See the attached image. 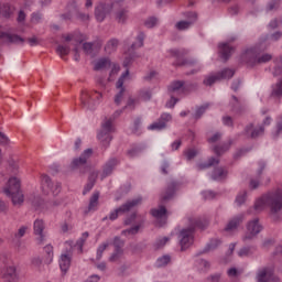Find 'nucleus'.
<instances>
[{"label": "nucleus", "mask_w": 282, "mask_h": 282, "mask_svg": "<svg viewBox=\"0 0 282 282\" xmlns=\"http://www.w3.org/2000/svg\"><path fill=\"white\" fill-rule=\"evenodd\" d=\"M270 208V217L273 221H281L282 215V189L268 192L258 198L254 203V210L261 213L265 208Z\"/></svg>", "instance_id": "nucleus-1"}, {"label": "nucleus", "mask_w": 282, "mask_h": 282, "mask_svg": "<svg viewBox=\"0 0 282 282\" xmlns=\"http://www.w3.org/2000/svg\"><path fill=\"white\" fill-rule=\"evenodd\" d=\"M208 219L206 218H197V217H189L188 218V227L181 230L178 239L181 243V250H188L191 246H193V241L195 239V228H208Z\"/></svg>", "instance_id": "nucleus-2"}, {"label": "nucleus", "mask_w": 282, "mask_h": 282, "mask_svg": "<svg viewBox=\"0 0 282 282\" xmlns=\"http://www.w3.org/2000/svg\"><path fill=\"white\" fill-rule=\"evenodd\" d=\"M3 193L8 197H11L14 206H21V204L24 202L23 193L21 192V181L17 177L9 178L8 185L3 189Z\"/></svg>", "instance_id": "nucleus-3"}, {"label": "nucleus", "mask_w": 282, "mask_h": 282, "mask_svg": "<svg viewBox=\"0 0 282 282\" xmlns=\"http://www.w3.org/2000/svg\"><path fill=\"white\" fill-rule=\"evenodd\" d=\"M197 89V84H186L184 80H174L167 87L170 96H184Z\"/></svg>", "instance_id": "nucleus-4"}, {"label": "nucleus", "mask_w": 282, "mask_h": 282, "mask_svg": "<svg viewBox=\"0 0 282 282\" xmlns=\"http://www.w3.org/2000/svg\"><path fill=\"white\" fill-rule=\"evenodd\" d=\"M246 230L247 231L242 236L243 243L257 239V236L263 231V225H261L259 218H253L247 223Z\"/></svg>", "instance_id": "nucleus-5"}, {"label": "nucleus", "mask_w": 282, "mask_h": 282, "mask_svg": "<svg viewBox=\"0 0 282 282\" xmlns=\"http://www.w3.org/2000/svg\"><path fill=\"white\" fill-rule=\"evenodd\" d=\"M268 46H254L247 48L240 55V61L247 65H257V61L261 52H265Z\"/></svg>", "instance_id": "nucleus-6"}, {"label": "nucleus", "mask_w": 282, "mask_h": 282, "mask_svg": "<svg viewBox=\"0 0 282 282\" xmlns=\"http://www.w3.org/2000/svg\"><path fill=\"white\" fill-rule=\"evenodd\" d=\"M113 131V126H111V119L106 120L101 124V131L98 133L97 138L101 142L104 149H108L109 144L111 143V140H113V137H111L110 133Z\"/></svg>", "instance_id": "nucleus-7"}, {"label": "nucleus", "mask_w": 282, "mask_h": 282, "mask_svg": "<svg viewBox=\"0 0 282 282\" xmlns=\"http://www.w3.org/2000/svg\"><path fill=\"white\" fill-rule=\"evenodd\" d=\"M140 204H142V197L128 200L126 204L121 205L119 208L111 212L109 219L111 221H115V219H118L119 215H124V213H129V210H131L132 208H135V206H140Z\"/></svg>", "instance_id": "nucleus-8"}, {"label": "nucleus", "mask_w": 282, "mask_h": 282, "mask_svg": "<svg viewBox=\"0 0 282 282\" xmlns=\"http://www.w3.org/2000/svg\"><path fill=\"white\" fill-rule=\"evenodd\" d=\"M94 155V150L91 148L86 149L78 158L73 159L69 164L70 171H78V169H85L87 162Z\"/></svg>", "instance_id": "nucleus-9"}, {"label": "nucleus", "mask_w": 282, "mask_h": 282, "mask_svg": "<svg viewBox=\"0 0 282 282\" xmlns=\"http://www.w3.org/2000/svg\"><path fill=\"white\" fill-rule=\"evenodd\" d=\"M42 191L45 193V195H52L56 197L58 193H61V183H54L52 182V178H50L48 175L42 174Z\"/></svg>", "instance_id": "nucleus-10"}, {"label": "nucleus", "mask_w": 282, "mask_h": 282, "mask_svg": "<svg viewBox=\"0 0 282 282\" xmlns=\"http://www.w3.org/2000/svg\"><path fill=\"white\" fill-rule=\"evenodd\" d=\"M127 76H129V69H127L116 83V89H119L115 96V105H117V107H120L124 99V93L127 91V88H124V78H127Z\"/></svg>", "instance_id": "nucleus-11"}, {"label": "nucleus", "mask_w": 282, "mask_h": 282, "mask_svg": "<svg viewBox=\"0 0 282 282\" xmlns=\"http://www.w3.org/2000/svg\"><path fill=\"white\" fill-rule=\"evenodd\" d=\"M112 10H113V4L99 3L95 8V19H97L99 23H102V21L107 19V14H109Z\"/></svg>", "instance_id": "nucleus-12"}, {"label": "nucleus", "mask_w": 282, "mask_h": 282, "mask_svg": "<svg viewBox=\"0 0 282 282\" xmlns=\"http://www.w3.org/2000/svg\"><path fill=\"white\" fill-rule=\"evenodd\" d=\"M115 11V20L120 25H124L127 23V19H129V10L127 8L120 7V3L113 2L112 3V10Z\"/></svg>", "instance_id": "nucleus-13"}, {"label": "nucleus", "mask_w": 282, "mask_h": 282, "mask_svg": "<svg viewBox=\"0 0 282 282\" xmlns=\"http://www.w3.org/2000/svg\"><path fill=\"white\" fill-rule=\"evenodd\" d=\"M33 232L36 235L37 243L43 245L45 241V220L36 219L33 223Z\"/></svg>", "instance_id": "nucleus-14"}, {"label": "nucleus", "mask_w": 282, "mask_h": 282, "mask_svg": "<svg viewBox=\"0 0 282 282\" xmlns=\"http://www.w3.org/2000/svg\"><path fill=\"white\" fill-rule=\"evenodd\" d=\"M0 41H2V43H7L8 45H19L20 43H25V40L23 37L3 31H0Z\"/></svg>", "instance_id": "nucleus-15"}, {"label": "nucleus", "mask_w": 282, "mask_h": 282, "mask_svg": "<svg viewBox=\"0 0 282 282\" xmlns=\"http://www.w3.org/2000/svg\"><path fill=\"white\" fill-rule=\"evenodd\" d=\"M177 67H194L189 73H186L187 76H193L194 74H198L202 72V65L197 64L194 58H185L182 62L176 63Z\"/></svg>", "instance_id": "nucleus-16"}, {"label": "nucleus", "mask_w": 282, "mask_h": 282, "mask_svg": "<svg viewBox=\"0 0 282 282\" xmlns=\"http://www.w3.org/2000/svg\"><path fill=\"white\" fill-rule=\"evenodd\" d=\"M82 107L84 109H96V101L94 100V93L87 90L82 91L80 96Z\"/></svg>", "instance_id": "nucleus-17"}, {"label": "nucleus", "mask_w": 282, "mask_h": 282, "mask_svg": "<svg viewBox=\"0 0 282 282\" xmlns=\"http://www.w3.org/2000/svg\"><path fill=\"white\" fill-rule=\"evenodd\" d=\"M177 191V183L171 182L164 192L161 193V204H166L175 197V192Z\"/></svg>", "instance_id": "nucleus-18"}, {"label": "nucleus", "mask_w": 282, "mask_h": 282, "mask_svg": "<svg viewBox=\"0 0 282 282\" xmlns=\"http://www.w3.org/2000/svg\"><path fill=\"white\" fill-rule=\"evenodd\" d=\"M245 219H246V215L243 214H239L235 216L228 221L227 226L225 227V232H235V230H237V228H239V226L243 224Z\"/></svg>", "instance_id": "nucleus-19"}, {"label": "nucleus", "mask_w": 282, "mask_h": 282, "mask_svg": "<svg viewBox=\"0 0 282 282\" xmlns=\"http://www.w3.org/2000/svg\"><path fill=\"white\" fill-rule=\"evenodd\" d=\"M172 118L171 113H163L159 121L149 126L150 131H162V129H166V122H171Z\"/></svg>", "instance_id": "nucleus-20"}, {"label": "nucleus", "mask_w": 282, "mask_h": 282, "mask_svg": "<svg viewBox=\"0 0 282 282\" xmlns=\"http://www.w3.org/2000/svg\"><path fill=\"white\" fill-rule=\"evenodd\" d=\"M186 18L188 20L180 21L175 24L176 30H180V31L188 30V28H191V25H193V23L197 21V14L195 12H187Z\"/></svg>", "instance_id": "nucleus-21"}, {"label": "nucleus", "mask_w": 282, "mask_h": 282, "mask_svg": "<svg viewBox=\"0 0 282 282\" xmlns=\"http://www.w3.org/2000/svg\"><path fill=\"white\" fill-rule=\"evenodd\" d=\"M264 131H265V129L263 128V126H260L259 128H254V124H252V123H249L245 128L246 135L253 140L259 138V135H263Z\"/></svg>", "instance_id": "nucleus-22"}, {"label": "nucleus", "mask_w": 282, "mask_h": 282, "mask_svg": "<svg viewBox=\"0 0 282 282\" xmlns=\"http://www.w3.org/2000/svg\"><path fill=\"white\" fill-rule=\"evenodd\" d=\"M120 162L118 159H110L104 166V172L101 174V180H105V177H108V175H111L113 173V169L118 166Z\"/></svg>", "instance_id": "nucleus-23"}, {"label": "nucleus", "mask_w": 282, "mask_h": 282, "mask_svg": "<svg viewBox=\"0 0 282 282\" xmlns=\"http://www.w3.org/2000/svg\"><path fill=\"white\" fill-rule=\"evenodd\" d=\"M218 47L223 61H228V58H230V56H232V53L235 52V48L228 45V43H220Z\"/></svg>", "instance_id": "nucleus-24"}, {"label": "nucleus", "mask_w": 282, "mask_h": 282, "mask_svg": "<svg viewBox=\"0 0 282 282\" xmlns=\"http://www.w3.org/2000/svg\"><path fill=\"white\" fill-rule=\"evenodd\" d=\"M111 67V59L109 57H101L97 59L94 64V70L100 72L102 69H109Z\"/></svg>", "instance_id": "nucleus-25"}, {"label": "nucleus", "mask_w": 282, "mask_h": 282, "mask_svg": "<svg viewBox=\"0 0 282 282\" xmlns=\"http://www.w3.org/2000/svg\"><path fill=\"white\" fill-rule=\"evenodd\" d=\"M69 265H72V256L67 253L62 254L59 259V268L64 274H67Z\"/></svg>", "instance_id": "nucleus-26"}, {"label": "nucleus", "mask_w": 282, "mask_h": 282, "mask_svg": "<svg viewBox=\"0 0 282 282\" xmlns=\"http://www.w3.org/2000/svg\"><path fill=\"white\" fill-rule=\"evenodd\" d=\"M228 177V170L224 167H216L212 174V180L216 182H221V180H226Z\"/></svg>", "instance_id": "nucleus-27"}, {"label": "nucleus", "mask_w": 282, "mask_h": 282, "mask_svg": "<svg viewBox=\"0 0 282 282\" xmlns=\"http://www.w3.org/2000/svg\"><path fill=\"white\" fill-rule=\"evenodd\" d=\"M219 246H221V240H219L217 238L212 239L209 241V243H207L205 249L203 251H200L199 253H197L196 256L199 257V254H204L206 252H212L213 250H217V248H219Z\"/></svg>", "instance_id": "nucleus-28"}, {"label": "nucleus", "mask_w": 282, "mask_h": 282, "mask_svg": "<svg viewBox=\"0 0 282 282\" xmlns=\"http://www.w3.org/2000/svg\"><path fill=\"white\" fill-rule=\"evenodd\" d=\"M216 74L218 75L219 80H230V78L235 76V69L225 68Z\"/></svg>", "instance_id": "nucleus-29"}, {"label": "nucleus", "mask_w": 282, "mask_h": 282, "mask_svg": "<svg viewBox=\"0 0 282 282\" xmlns=\"http://www.w3.org/2000/svg\"><path fill=\"white\" fill-rule=\"evenodd\" d=\"M232 142H228V143H223L220 145H215L214 147V153H216L218 155V158H220V155H224V153H226L227 151L230 150Z\"/></svg>", "instance_id": "nucleus-30"}, {"label": "nucleus", "mask_w": 282, "mask_h": 282, "mask_svg": "<svg viewBox=\"0 0 282 282\" xmlns=\"http://www.w3.org/2000/svg\"><path fill=\"white\" fill-rule=\"evenodd\" d=\"M166 207L164 205L159 206V208L151 209L152 217L155 219H162V217H166Z\"/></svg>", "instance_id": "nucleus-31"}, {"label": "nucleus", "mask_w": 282, "mask_h": 282, "mask_svg": "<svg viewBox=\"0 0 282 282\" xmlns=\"http://www.w3.org/2000/svg\"><path fill=\"white\" fill-rule=\"evenodd\" d=\"M120 44V42L118 41V39H112L110 41H108V43L105 46V51L108 54H112V52H116V50H118V45Z\"/></svg>", "instance_id": "nucleus-32"}, {"label": "nucleus", "mask_w": 282, "mask_h": 282, "mask_svg": "<svg viewBox=\"0 0 282 282\" xmlns=\"http://www.w3.org/2000/svg\"><path fill=\"white\" fill-rule=\"evenodd\" d=\"M98 199H100V193L95 192L90 197L88 210H96L98 208Z\"/></svg>", "instance_id": "nucleus-33"}, {"label": "nucleus", "mask_w": 282, "mask_h": 282, "mask_svg": "<svg viewBox=\"0 0 282 282\" xmlns=\"http://www.w3.org/2000/svg\"><path fill=\"white\" fill-rule=\"evenodd\" d=\"M145 37L147 35H144V32H140L137 36V42L131 45V50H138L140 47H143Z\"/></svg>", "instance_id": "nucleus-34"}, {"label": "nucleus", "mask_w": 282, "mask_h": 282, "mask_svg": "<svg viewBox=\"0 0 282 282\" xmlns=\"http://www.w3.org/2000/svg\"><path fill=\"white\" fill-rule=\"evenodd\" d=\"M273 98H281L282 96V79H280L273 87L271 91Z\"/></svg>", "instance_id": "nucleus-35"}, {"label": "nucleus", "mask_w": 282, "mask_h": 282, "mask_svg": "<svg viewBox=\"0 0 282 282\" xmlns=\"http://www.w3.org/2000/svg\"><path fill=\"white\" fill-rule=\"evenodd\" d=\"M274 70L273 76H281L282 75V56L274 59Z\"/></svg>", "instance_id": "nucleus-36"}, {"label": "nucleus", "mask_w": 282, "mask_h": 282, "mask_svg": "<svg viewBox=\"0 0 282 282\" xmlns=\"http://www.w3.org/2000/svg\"><path fill=\"white\" fill-rule=\"evenodd\" d=\"M219 75H217V73L215 75H210L208 77H206L204 79V85H206L207 87H213V85H215V83L219 82Z\"/></svg>", "instance_id": "nucleus-37"}, {"label": "nucleus", "mask_w": 282, "mask_h": 282, "mask_svg": "<svg viewBox=\"0 0 282 282\" xmlns=\"http://www.w3.org/2000/svg\"><path fill=\"white\" fill-rule=\"evenodd\" d=\"M122 254H124V250H115L109 257L108 261H110V263H116V261H120Z\"/></svg>", "instance_id": "nucleus-38"}, {"label": "nucleus", "mask_w": 282, "mask_h": 282, "mask_svg": "<svg viewBox=\"0 0 282 282\" xmlns=\"http://www.w3.org/2000/svg\"><path fill=\"white\" fill-rule=\"evenodd\" d=\"M215 164H219V159L210 158L207 163H202L198 165V169L202 171L204 169H210V166H215Z\"/></svg>", "instance_id": "nucleus-39"}, {"label": "nucleus", "mask_w": 282, "mask_h": 282, "mask_svg": "<svg viewBox=\"0 0 282 282\" xmlns=\"http://www.w3.org/2000/svg\"><path fill=\"white\" fill-rule=\"evenodd\" d=\"M4 278L9 279V281H14V279H17V268L8 267L4 273Z\"/></svg>", "instance_id": "nucleus-40"}, {"label": "nucleus", "mask_w": 282, "mask_h": 282, "mask_svg": "<svg viewBox=\"0 0 282 282\" xmlns=\"http://www.w3.org/2000/svg\"><path fill=\"white\" fill-rule=\"evenodd\" d=\"M248 197V192L242 191L240 192L237 197H236V204L237 206H243V204H246V199Z\"/></svg>", "instance_id": "nucleus-41"}, {"label": "nucleus", "mask_w": 282, "mask_h": 282, "mask_svg": "<svg viewBox=\"0 0 282 282\" xmlns=\"http://www.w3.org/2000/svg\"><path fill=\"white\" fill-rule=\"evenodd\" d=\"M43 22V13L41 12H34L31 14V23L33 25H39V23Z\"/></svg>", "instance_id": "nucleus-42"}, {"label": "nucleus", "mask_w": 282, "mask_h": 282, "mask_svg": "<svg viewBox=\"0 0 282 282\" xmlns=\"http://www.w3.org/2000/svg\"><path fill=\"white\" fill-rule=\"evenodd\" d=\"M151 96H152L151 90L148 89V88L141 89V90L139 91V98H140L141 100H144L145 102L149 101V100H151Z\"/></svg>", "instance_id": "nucleus-43"}, {"label": "nucleus", "mask_w": 282, "mask_h": 282, "mask_svg": "<svg viewBox=\"0 0 282 282\" xmlns=\"http://www.w3.org/2000/svg\"><path fill=\"white\" fill-rule=\"evenodd\" d=\"M69 52H70V48L67 45H58L56 47V53L61 56V58H63V56H67Z\"/></svg>", "instance_id": "nucleus-44"}, {"label": "nucleus", "mask_w": 282, "mask_h": 282, "mask_svg": "<svg viewBox=\"0 0 282 282\" xmlns=\"http://www.w3.org/2000/svg\"><path fill=\"white\" fill-rule=\"evenodd\" d=\"M170 240L171 239L169 237L159 238L154 243L155 250H160L161 248H164V246H166V243H169Z\"/></svg>", "instance_id": "nucleus-45"}, {"label": "nucleus", "mask_w": 282, "mask_h": 282, "mask_svg": "<svg viewBox=\"0 0 282 282\" xmlns=\"http://www.w3.org/2000/svg\"><path fill=\"white\" fill-rule=\"evenodd\" d=\"M268 269H261L257 274V282H268Z\"/></svg>", "instance_id": "nucleus-46"}, {"label": "nucleus", "mask_w": 282, "mask_h": 282, "mask_svg": "<svg viewBox=\"0 0 282 282\" xmlns=\"http://www.w3.org/2000/svg\"><path fill=\"white\" fill-rule=\"evenodd\" d=\"M143 151H144V148L138 145V147H134V148H132L131 150H129V151H128V155H129V158H138V155H139L140 153H142Z\"/></svg>", "instance_id": "nucleus-47"}, {"label": "nucleus", "mask_w": 282, "mask_h": 282, "mask_svg": "<svg viewBox=\"0 0 282 282\" xmlns=\"http://www.w3.org/2000/svg\"><path fill=\"white\" fill-rule=\"evenodd\" d=\"M209 105L205 104L203 106H200L199 108L196 109V112L194 115L195 120H199V118H202V116H204V113H206V109H208Z\"/></svg>", "instance_id": "nucleus-48"}, {"label": "nucleus", "mask_w": 282, "mask_h": 282, "mask_svg": "<svg viewBox=\"0 0 282 282\" xmlns=\"http://www.w3.org/2000/svg\"><path fill=\"white\" fill-rule=\"evenodd\" d=\"M253 247H243L238 251V254L239 257H250V254H253Z\"/></svg>", "instance_id": "nucleus-49"}, {"label": "nucleus", "mask_w": 282, "mask_h": 282, "mask_svg": "<svg viewBox=\"0 0 282 282\" xmlns=\"http://www.w3.org/2000/svg\"><path fill=\"white\" fill-rule=\"evenodd\" d=\"M159 268H164V265H169L171 263V256H163L156 260Z\"/></svg>", "instance_id": "nucleus-50"}, {"label": "nucleus", "mask_w": 282, "mask_h": 282, "mask_svg": "<svg viewBox=\"0 0 282 282\" xmlns=\"http://www.w3.org/2000/svg\"><path fill=\"white\" fill-rule=\"evenodd\" d=\"M113 248L115 250H124V240H121L120 237L116 236L113 239Z\"/></svg>", "instance_id": "nucleus-51"}, {"label": "nucleus", "mask_w": 282, "mask_h": 282, "mask_svg": "<svg viewBox=\"0 0 282 282\" xmlns=\"http://www.w3.org/2000/svg\"><path fill=\"white\" fill-rule=\"evenodd\" d=\"M272 61V54L265 53V54H260L258 55V64H263V63H270Z\"/></svg>", "instance_id": "nucleus-52"}, {"label": "nucleus", "mask_w": 282, "mask_h": 282, "mask_svg": "<svg viewBox=\"0 0 282 282\" xmlns=\"http://www.w3.org/2000/svg\"><path fill=\"white\" fill-rule=\"evenodd\" d=\"M109 248V242H104L100 245L97 249V261H100L102 259V252H105Z\"/></svg>", "instance_id": "nucleus-53"}, {"label": "nucleus", "mask_w": 282, "mask_h": 282, "mask_svg": "<svg viewBox=\"0 0 282 282\" xmlns=\"http://www.w3.org/2000/svg\"><path fill=\"white\" fill-rule=\"evenodd\" d=\"M138 232H140V225H137L132 228L126 229L123 231H121V235H138Z\"/></svg>", "instance_id": "nucleus-54"}, {"label": "nucleus", "mask_w": 282, "mask_h": 282, "mask_svg": "<svg viewBox=\"0 0 282 282\" xmlns=\"http://www.w3.org/2000/svg\"><path fill=\"white\" fill-rule=\"evenodd\" d=\"M89 237V232L85 231L83 235H82V238H79L77 240V246L79 247L80 249V252H83V246H85V241H87V238Z\"/></svg>", "instance_id": "nucleus-55"}, {"label": "nucleus", "mask_w": 282, "mask_h": 282, "mask_svg": "<svg viewBox=\"0 0 282 282\" xmlns=\"http://www.w3.org/2000/svg\"><path fill=\"white\" fill-rule=\"evenodd\" d=\"M25 232H28V227L22 226L19 228L18 232L14 234V239L19 241L22 237H25Z\"/></svg>", "instance_id": "nucleus-56"}, {"label": "nucleus", "mask_w": 282, "mask_h": 282, "mask_svg": "<svg viewBox=\"0 0 282 282\" xmlns=\"http://www.w3.org/2000/svg\"><path fill=\"white\" fill-rule=\"evenodd\" d=\"M83 50H84L85 54H94V43L85 42L83 44Z\"/></svg>", "instance_id": "nucleus-57"}, {"label": "nucleus", "mask_w": 282, "mask_h": 282, "mask_svg": "<svg viewBox=\"0 0 282 282\" xmlns=\"http://www.w3.org/2000/svg\"><path fill=\"white\" fill-rule=\"evenodd\" d=\"M282 133V119H280L275 124V131L272 132L273 138H279Z\"/></svg>", "instance_id": "nucleus-58"}, {"label": "nucleus", "mask_w": 282, "mask_h": 282, "mask_svg": "<svg viewBox=\"0 0 282 282\" xmlns=\"http://www.w3.org/2000/svg\"><path fill=\"white\" fill-rule=\"evenodd\" d=\"M135 102H138V100L133 99L132 97H129L123 109H130L131 111H133V109H135Z\"/></svg>", "instance_id": "nucleus-59"}, {"label": "nucleus", "mask_w": 282, "mask_h": 282, "mask_svg": "<svg viewBox=\"0 0 282 282\" xmlns=\"http://www.w3.org/2000/svg\"><path fill=\"white\" fill-rule=\"evenodd\" d=\"M144 25L148 26L149 29L155 28L158 25V18H149L145 22Z\"/></svg>", "instance_id": "nucleus-60"}, {"label": "nucleus", "mask_w": 282, "mask_h": 282, "mask_svg": "<svg viewBox=\"0 0 282 282\" xmlns=\"http://www.w3.org/2000/svg\"><path fill=\"white\" fill-rule=\"evenodd\" d=\"M261 182L259 181V178H251L249 182V188H251V191H257V188H259Z\"/></svg>", "instance_id": "nucleus-61"}, {"label": "nucleus", "mask_w": 282, "mask_h": 282, "mask_svg": "<svg viewBox=\"0 0 282 282\" xmlns=\"http://www.w3.org/2000/svg\"><path fill=\"white\" fill-rule=\"evenodd\" d=\"M170 96H171V99L166 102V107H169L170 109H173V107H175V105L180 102V99L175 97V95H170Z\"/></svg>", "instance_id": "nucleus-62"}, {"label": "nucleus", "mask_w": 282, "mask_h": 282, "mask_svg": "<svg viewBox=\"0 0 282 282\" xmlns=\"http://www.w3.org/2000/svg\"><path fill=\"white\" fill-rule=\"evenodd\" d=\"M43 204H44V200L43 198H41L40 196L35 197L32 202V205L35 207V208H43Z\"/></svg>", "instance_id": "nucleus-63"}, {"label": "nucleus", "mask_w": 282, "mask_h": 282, "mask_svg": "<svg viewBox=\"0 0 282 282\" xmlns=\"http://www.w3.org/2000/svg\"><path fill=\"white\" fill-rule=\"evenodd\" d=\"M207 281L219 282V281H221V274L220 273H216V274L209 275L207 278Z\"/></svg>", "instance_id": "nucleus-64"}]
</instances>
